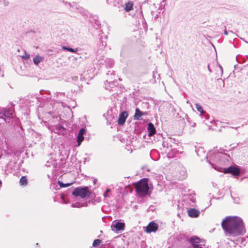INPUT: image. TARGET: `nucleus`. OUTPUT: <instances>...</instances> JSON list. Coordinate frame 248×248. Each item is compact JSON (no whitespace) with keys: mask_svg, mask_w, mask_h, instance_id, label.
Wrapping results in <instances>:
<instances>
[{"mask_svg":"<svg viewBox=\"0 0 248 248\" xmlns=\"http://www.w3.org/2000/svg\"><path fill=\"white\" fill-rule=\"evenodd\" d=\"M221 226L226 234L236 236L245 233L242 219L238 217H226L221 222Z\"/></svg>","mask_w":248,"mask_h":248,"instance_id":"1","label":"nucleus"},{"mask_svg":"<svg viewBox=\"0 0 248 248\" xmlns=\"http://www.w3.org/2000/svg\"><path fill=\"white\" fill-rule=\"evenodd\" d=\"M206 157L207 159L209 158V159L208 160L209 163L211 165L213 168L218 171L219 168H222V167L218 166L214 162L218 163V165L225 164L229 162V158H230V155L227 154L215 152H210L208 154Z\"/></svg>","mask_w":248,"mask_h":248,"instance_id":"2","label":"nucleus"},{"mask_svg":"<svg viewBox=\"0 0 248 248\" xmlns=\"http://www.w3.org/2000/svg\"><path fill=\"white\" fill-rule=\"evenodd\" d=\"M135 188L137 194L140 196H145L148 194L149 187L148 184V179L143 178L135 183Z\"/></svg>","mask_w":248,"mask_h":248,"instance_id":"3","label":"nucleus"},{"mask_svg":"<svg viewBox=\"0 0 248 248\" xmlns=\"http://www.w3.org/2000/svg\"><path fill=\"white\" fill-rule=\"evenodd\" d=\"M91 192L89 190L87 186L78 187L76 188L72 192V194L76 196H80L82 198H85L90 196Z\"/></svg>","mask_w":248,"mask_h":248,"instance_id":"4","label":"nucleus"},{"mask_svg":"<svg viewBox=\"0 0 248 248\" xmlns=\"http://www.w3.org/2000/svg\"><path fill=\"white\" fill-rule=\"evenodd\" d=\"M13 117V110L11 108H0V119L6 123H10L11 119Z\"/></svg>","mask_w":248,"mask_h":248,"instance_id":"5","label":"nucleus"},{"mask_svg":"<svg viewBox=\"0 0 248 248\" xmlns=\"http://www.w3.org/2000/svg\"><path fill=\"white\" fill-rule=\"evenodd\" d=\"M219 171L224 172V173H231L234 176H238L239 175L240 171L239 170L234 166H230L228 167L227 169L225 168H219L218 169Z\"/></svg>","mask_w":248,"mask_h":248,"instance_id":"6","label":"nucleus"},{"mask_svg":"<svg viewBox=\"0 0 248 248\" xmlns=\"http://www.w3.org/2000/svg\"><path fill=\"white\" fill-rule=\"evenodd\" d=\"M190 243L194 248H202L201 239L197 236H192L189 240Z\"/></svg>","mask_w":248,"mask_h":248,"instance_id":"7","label":"nucleus"},{"mask_svg":"<svg viewBox=\"0 0 248 248\" xmlns=\"http://www.w3.org/2000/svg\"><path fill=\"white\" fill-rule=\"evenodd\" d=\"M125 224L123 222L113 221L112 223L111 227L113 231H121L124 230Z\"/></svg>","mask_w":248,"mask_h":248,"instance_id":"8","label":"nucleus"},{"mask_svg":"<svg viewBox=\"0 0 248 248\" xmlns=\"http://www.w3.org/2000/svg\"><path fill=\"white\" fill-rule=\"evenodd\" d=\"M158 224L154 221H152L146 227V232L148 233L155 232L158 229Z\"/></svg>","mask_w":248,"mask_h":248,"instance_id":"9","label":"nucleus"},{"mask_svg":"<svg viewBox=\"0 0 248 248\" xmlns=\"http://www.w3.org/2000/svg\"><path fill=\"white\" fill-rule=\"evenodd\" d=\"M128 113L126 111L121 112L119 116L118 124L120 125H123L125 123V120L128 117Z\"/></svg>","mask_w":248,"mask_h":248,"instance_id":"10","label":"nucleus"},{"mask_svg":"<svg viewBox=\"0 0 248 248\" xmlns=\"http://www.w3.org/2000/svg\"><path fill=\"white\" fill-rule=\"evenodd\" d=\"M86 133V130L84 128H81L78 133V136H77V142L78 146H79L82 142V141L83 140L84 138V135Z\"/></svg>","mask_w":248,"mask_h":248,"instance_id":"11","label":"nucleus"},{"mask_svg":"<svg viewBox=\"0 0 248 248\" xmlns=\"http://www.w3.org/2000/svg\"><path fill=\"white\" fill-rule=\"evenodd\" d=\"M195 105L197 111L200 112L202 118H204L206 120H207L209 118V116L206 114V112L203 110L202 107L197 103L195 104Z\"/></svg>","mask_w":248,"mask_h":248,"instance_id":"12","label":"nucleus"},{"mask_svg":"<svg viewBox=\"0 0 248 248\" xmlns=\"http://www.w3.org/2000/svg\"><path fill=\"white\" fill-rule=\"evenodd\" d=\"M187 214L189 217L195 218L199 216L200 211L195 209L190 208L187 210Z\"/></svg>","mask_w":248,"mask_h":248,"instance_id":"13","label":"nucleus"},{"mask_svg":"<svg viewBox=\"0 0 248 248\" xmlns=\"http://www.w3.org/2000/svg\"><path fill=\"white\" fill-rule=\"evenodd\" d=\"M147 130L148 131V136H152L153 135L155 134L156 129L154 125L152 123H149L148 124Z\"/></svg>","mask_w":248,"mask_h":248,"instance_id":"14","label":"nucleus"},{"mask_svg":"<svg viewBox=\"0 0 248 248\" xmlns=\"http://www.w3.org/2000/svg\"><path fill=\"white\" fill-rule=\"evenodd\" d=\"M167 156L169 158H173L178 156V151L176 149H170L168 152Z\"/></svg>","mask_w":248,"mask_h":248,"instance_id":"15","label":"nucleus"},{"mask_svg":"<svg viewBox=\"0 0 248 248\" xmlns=\"http://www.w3.org/2000/svg\"><path fill=\"white\" fill-rule=\"evenodd\" d=\"M65 128L62 125H56L54 128V131L55 133L61 134L63 133Z\"/></svg>","mask_w":248,"mask_h":248,"instance_id":"16","label":"nucleus"},{"mask_svg":"<svg viewBox=\"0 0 248 248\" xmlns=\"http://www.w3.org/2000/svg\"><path fill=\"white\" fill-rule=\"evenodd\" d=\"M143 115V112L140 111L138 108H136L135 110V113L134 116L135 120H140V117Z\"/></svg>","mask_w":248,"mask_h":248,"instance_id":"17","label":"nucleus"},{"mask_svg":"<svg viewBox=\"0 0 248 248\" xmlns=\"http://www.w3.org/2000/svg\"><path fill=\"white\" fill-rule=\"evenodd\" d=\"M133 9V3L132 2L125 3L124 10L126 12H129Z\"/></svg>","mask_w":248,"mask_h":248,"instance_id":"18","label":"nucleus"},{"mask_svg":"<svg viewBox=\"0 0 248 248\" xmlns=\"http://www.w3.org/2000/svg\"><path fill=\"white\" fill-rule=\"evenodd\" d=\"M43 60V58L40 56L37 55L33 59V62L35 65H38Z\"/></svg>","mask_w":248,"mask_h":248,"instance_id":"19","label":"nucleus"},{"mask_svg":"<svg viewBox=\"0 0 248 248\" xmlns=\"http://www.w3.org/2000/svg\"><path fill=\"white\" fill-rule=\"evenodd\" d=\"M62 48L64 50L68 51H70V52H71L73 53L77 52L78 51V48H76L75 49H74V48L69 47H67L66 46H62Z\"/></svg>","mask_w":248,"mask_h":248,"instance_id":"20","label":"nucleus"},{"mask_svg":"<svg viewBox=\"0 0 248 248\" xmlns=\"http://www.w3.org/2000/svg\"><path fill=\"white\" fill-rule=\"evenodd\" d=\"M19 183L21 186H26L28 184V180L26 176H22L20 179Z\"/></svg>","mask_w":248,"mask_h":248,"instance_id":"21","label":"nucleus"},{"mask_svg":"<svg viewBox=\"0 0 248 248\" xmlns=\"http://www.w3.org/2000/svg\"><path fill=\"white\" fill-rule=\"evenodd\" d=\"M162 146L168 149H170L172 148V145L168 141H164L162 143Z\"/></svg>","mask_w":248,"mask_h":248,"instance_id":"22","label":"nucleus"},{"mask_svg":"<svg viewBox=\"0 0 248 248\" xmlns=\"http://www.w3.org/2000/svg\"><path fill=\"white\" fill-rule=\"evenodd\" d=\"M104 62H105L106 65L108 66L109 67L112 66L114 64L113 60L109 59L106 60Z\"/></svg>","mask_w":248,"mask_h":248,"instance_id":"23","label":"nucleus"},{"mask_svg":"<svg viewBox=\"0 0 248 248\" xmlns=\"http://www.w3.org/2000/svg\"><path fill=\"white\" fill-rule=\"evenodd\" d=\"M58 183L61 187H66L70 186L72 184V183L64 184L62 182L60 181H58Z\"/></svg>","mask_w":248,"mask_h":248,"instance_id":"24","label":"nucleus"},{"mask_svg":"<svg viewBox=\"0 0 248 248\" xmlns=\"http://www.w3.org/2000/svg\"><path fill=\"white\" fill-rule=\"evenodd\" d=\"M101 243V240L100 239H95L94 240L93 243V247H97L99 245V244Z\"/></svg>","mask_w":248,"mask_h":248,"instance_id":"25","label":"nucleus"},{"mask_svg":"<svg viewBox=\"0 0 248 248\" xmlns=\"http://www.w3.org/2000/svg\"><path fill=\"white\" fill-rule=\"evenodd\" d=\"M71 206L72 207H74V208H75V207L80 208V207H82V205H81V203L78 202L73 203Z\"/></svg>","mask_w":248,"mask_h":248,"instance_id":"26","label":"nucleus"},{"mask_svg":"<svg viewBox=\"0 0 248 248\" xmlns=\"http://www.w3.org/2000/svg\"><path fill=\"white\" fill-rule=\"evenodd\" d=\"M22 58L25 60H27L28 59H29L30 58V54H28V53H27L25 51V55H23L22 56Z\"/></svg>","mask_w":248,"mask_h":248,"instance_id":"27","label":"nucleus"},{"mask_svg":"<svg viewBox=\"0 0 248 248\" xmlns=\"http://www.w3.org/2000/svg\"><path fill=\"white\" fill-rule=\"evenodd\" d=\"M232 198L233 199L234 203H237V204L239 203L240 199L239 197L233 198L232 197Z\"/></svg>","mask_w":248,"mask_h":248,"instance_id":"28","label":"nucleus"},{"mask_svg":"<svg viewBox=\"0 0 248 248\" xmlns=\"http://www.w3.org/2000/svg\"><path fill=\"white\" fill-rule=\"evenodd\" d=\"M110 191V190L109 189H107L103 194L104 196L105 197H107L108 193Z\"/></svg>","mask_w":248,"mask_h":248,"instance_id":"29","label":"nucleus"},{"mask_svg":"<svg viewBox=\"0 0 248 248\" xmlns=\"http://www.w3.org/2000/svg\"><path fill=\"white\" fill-rule=\"evenodd\" d=\"M187 121L189 123V124L191 125V126H192V127L196 126V124L195 123H191L188 119H187Z\"/></svg>","mask_w":248,"mask_h":248,"instance_id":"30","label":"nucleus"},{"mask_svg":"<svg viewBox=\"0 0 248 248\" xmlns=\"http://www.w3.org/2000/svg\"><path fill=\"white\" fill-rule=\"evenodd\" d=\"M3 0V4L4 6H7L9 4V2L6 1V0Z\"/></svg>","mask_w":248,"mask_h":248,"instance_id":"31","label":"nucleus"},{"mask_svg":"<svg viewBox=\"0 0 248 248\" xmlns=\"http://www.w3.org/2000/svg\"><path fill=\"white\" fill-rule=\"evenodd\" d=\"M113 78V77H111V78H110L109 79H107L106 80V81L108 82V83H110L111 82V79H112Z\"/></svg>","mask_w":248,"mask_h":248,"instance_id":"32","label":"nucleus"},{"mask_svg":"<svg viewBox=\"0 0 248 248\" xmlns=\"http://www.w3.org/2000/svg\"><path fill=\"white\" fill-rule=\"evenodd\" d=\"M81 205H82V207H83V206H88V203H87V202H84V203H81Z\"/></svg>","mask_w":248,"mask_h":248,"instance_id":"33","label":"nucleus"},{"mask_svg":"<svg viewBox=\"0 0 248 248\" xmlns=\"http://www.w3.org/2000/svg\"><path fill=\"white\" fill-rule=\"evenodd\" d=\"M239 143H237L236 145L235 146H232V144H231L230 146L232 148V149H233L235 147H236L238 145Z\"/></svg>","mask_w":248,"mask_h":248,"instance_id":"34","label":"nucleus"},{"mask_svg":"<svg viewBox=\"0 0 248 248\" xmlns=\"http://www.w3.org/2000/svg\"><path fill=\"white\" fill-rule=\"evenodd\" d=\"M219 67L220 68L221 72L222 74L223 73V68H222V67L220 65H219Z\"/></svg>","mask_w":248,"mask_h":248,"instance_id":"35","label":"nucleus"},{"mask_svg":"<svg viewBox=\"0 0 248 248\" xmlns=\"http://www.w3.org/2000/svg\"><path fill=\"white\" fill-rule=\"evenodd\" d=\"M208 70H209V71L210 72H211H211H212V70H211V69H210V68L209 64H208Z\"/></svg>","mask_w":248,"mask_h":248,"instance_id":"36","label":"nucleus"},{"mask_svg":"<svg viewBox=\"0 0 248 248\" xmlns=\"http://www.w3.org/2000/svg\"><path fill=\"white\" fill-rule=\"evenodd\" d=\"M224 34L226 35H227L228 34V32L226 30H225L224 31Z\"/></svg>","mask_w":248,"mask_h":248,"instance_id":"37","label":"nucleus"},{"mask_svg":"<svg viewBox=\"0 0 248 248\" xmlns=\"http://www.w3.org/2000/svg\"><path fill=\"white\" fill-rule=\"evenodd\" d=\"M106 45H107V44H106V42H105L104 43H103L102 42V46H106Z\"/></svg>","mask_w":248,"mask_h":248,"instance_id":"38","label":"nucleus"},{"mask_svg":"<svg viewBox=\"0 0 248 248\" xmlns=\"http://www.w3.org/2000/svg\"><path fill=\"white\" fill-rule=\"evenodd\" d=\"M62 200H63V201L64 202L66 203V202H65V201H64V198H63V196H62Z\"/></svg>","mask_w":248,"mask_h":248,"instance_id":"39","label":"nucleus"},{"mask_svg":"<svg viewBox=\"0 0 248 248\" xmlns=\"http://www.w3.org/2000/svg\"><path fill=\"white\" fill-rule=\"evenodd\" d=\"M232 128H234L235 129H237V128H238V127H232Z\"/></svg>","mask_w":248,"mask_h":248,"instance_id":"40","label":"nucleus"},{"mask_svg":"<svg viewBox=\"0 0 248 248\" xmlns=\"http://www.w3.org/2000/svg\"><path fill=\"white\" fill-rule=\"evenodd\" d=\"M1 185H2V182H1V180H0V187L1 186Z\"/></svg>","mask_w":248,"mask_h":248,"instance_id":"41","label":"nucleus"},{"mask_svg":"<svg viewBox=\"0 0 248 248\" xmlns=\"http://www.w3.org/2000/svg\"><path fill=\"white\" fill-rule=\"evenodd\" d=\"M110 75L111 76L114 77V75L112 73H111Z\"/></svg>","mask_w":248,"mask_h":248,"instance_id":"42","label":"nucleus"},{"mask_svg":"<svg viewBox=\"0 0 248 248\" xmlns=\"http://www.w3.org/2000/svg\"><path fill=\"white\" fill-rule=\"evenodd\" d=\"M155 77V72H153V77L154 78Z\"/></svg>","mask_w":248,"mask_h":248,"instance_id":"43","label":"nucleus"},{"mask_svg":"<svg viewBox=\"0 0 248 248\" xmlns=\"http://www.w3.org/2000/svg\"><path fill=\"white\" fill-rule=\"evenodd\" d=\"M244 41L246 43H248V42H247L246 41H245V40H244Z\"/></svg>","mask_w":248,"mask_h":248,"instance_id":"44","label":"nucleus"},{"mask_svg":"<svg viewBox=\"0 0 248 248\" xmlns=\"http://www.w3.org/2000/svg\"><path fill=\"white\" fill-rule=\"evenodd\" d=\"M107 76H108L109 75V74L108 73L107 74Z\"/></svg>","mask_w":248,"mask_h":248,"instance_id":"45","label":"nucleus"}]
</instances>
